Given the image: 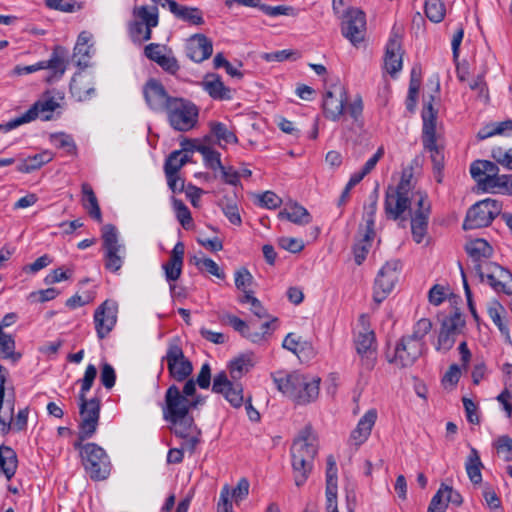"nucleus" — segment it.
<instances>
[{"label":"nucleus","mask_w":512,"mask_h":512,"mask_svg":"<svg viewBox=\"0 0 512 512\" xmlns=\"http://www.w3.org/2000/svg\"><path fill=\"white\" fill-rule=\"evenodd\" d=\"M432 329V322L428 318L419 319L412 328V333L403 335L394 349V356L389 359L401 368L412 366L424 353L427 346L426 335Z\"/></svg>","instance_id":"f257e3e1"},{"label":"nucleus","mask_w":512,"mask_h":512,"mask_svg":"<svg viewBox=\"0 0 512 512\" xmlns=\"http://www.w3.org/2000/svg\"><path fill=\"white\" fill-rule=\"evenodd\" d=\"M291 465L296 486H302L309 477L313 468V460L317 454V447L312 442V429L305 427L293 441L291 449Z\"/></svg>","instance_id":"f03ea898"},{"label":"nucleus","mask_w":512,"mask_h":512,"mask_svg":"<svg viewBox=\"0 0 512 512\" xmlns=\"http://www.w3.org/2000/svg\"><path fill=\"white\" fill-rule=\"evenodd\" d=\"M347 102L348 95L344 87L338 88V96L332 91H327L322 104L324 116L331 121H338L343 116L345 107L347 106V112L354 122H362L364 106L361 96H357L353 102L348 105Z\"/></svg>","instance_id":"7ed1b4c3"},{"label":"nucleus","mask_w":512,"mask_h":512,"mask_svg":"<svg viewBox=\"0 0 512 512\" xmlns=\"http://www.w3.org/2000/svg\"><path fill=\"white\" fill-rule=\"evenodd\" d=\"M164 113L170 127L178 132H188L198 124L199 108L187 98L174 97Z\"/></svg>","instance_id":"20e7f679"},{"label":"nucleus","mask_w":512,"mask_h":512,"mask_svg":"<svg viewBox=\"0 0 512 512\" xmlns=\"http://www.w3.org/2000/svg\"><path fill=\"white\" fill-rule=\"evenodd\" d=\"M412 172L404 170L398 185L388 187L385 193L384 210L388 219L397 220L410 209L411 198L409 192L412 189Z\"/></svg>","instance_id":"39448f33"},{"label":"nucleus","mask_w":512,"mask_h":512,"mask_svg":"<svg viewBox=\"0 0 512 512\" xmlns=\"http://www.w3.org/2000/svg\"><path fill=\"white\" fill-rule=\"evenodd\" d=\"M423 129L422 142L425 150L430 153V158L435 171L440 173L444 167V154L437 145L436 139V112L431 101L425 105L422 112Z\"/></svg>","instance_id":"423d86ee"},{"label":"nucleus","mask_w":512,"mask_h":512,"mask_svg":"<svg viewBox=\"0 0 512 512\" xmlns=\"http://www.w3.org/2000/svg\"><path fill=\"white\" fill-rule=\"evenodd\" d=\"M102 247L104 250V267L112 273H118L124 264L126 248L119 243L116 226L106 224L102 227Z\"/></svg>","instance_id":"0eeeda50"},{"label":"nucleus","mask_w":512,"mask_h":512,"mask_svg":"<svg viewBox=\"0 0 512 512\" xmlns=\"http://www.w3.org/2000/svg\"><path fill=\"white\" fill-rule=\"evenodd\" d=\"M82 464L86 473L93 481L107 479L112 470V464L106 451L93 442L85 444Z\"/></svg>","instance_id":"6e6552de"},{"label":"nucleus","mask_w":512,"mask_h":512,"mask_svg":"<svg viewBox=\"0 0 512 512\" xmlns=\"http://www.w3.org/2000/svg\"><path fill=\"white\" fill-rule=\"evenodd\" d=\"M502 203L493 198H486L472 205L463 222L464 230H473L489 226L501 214Z\"/></svg>","instance_id":"1a4fd4ad"},{"label":"nucleus","mask_w":512,"mask_h":512,"mask_svg":"<svg viewBox=\"0 0 512 512\" xmlns=\"http://www.w3.org/2000/svg\"><path fill=\"white\" fill-rule=\"evenodd\" d=\"M402 263L399 259L387 261L379 270L373 287V300L380 305L392 292L399 280Z\"/></svg>","instance_id":"9d476101"},{"label":"nucleus","mask_w":512,"mask_h":512,"mask_svg":"<svg viewBox=\"0 0 512 512\" xmlns=\"http://www.w3.org/2000/svg\"><path fill=\"white\" fill-rule=\"evenodd\" d=\"M162 361L167 362L169 375L177 382L185 381L193 372L192 362L185 357L183 349L177 340L169 343L166 355Z\"/></svg>","instance_id":"9b49d317"},{"label":"nucleus","mask_w":512,"mask_h":512,"mask_svg":"<svg viewBox=\"0 0 512 512\" xmlns=\"http://www.w3.org/2000/svg\"><path fill=\"white\" fill-rule=\"evenodd\" d=\"M80 421L78 429H81L82 438H92L99 425L101 401L94 397L91 399L78 398Z\"/></svg>","instance_id":"f8f14e48"},{"label":"nucleus","mask_w":512,"mask_h":512,"mask_svg":"<svg viewBox=\"0 0 512 512\" xmlns=\"http://www.w3.org/2000/svg\"><path fill=\"white\" fill-rule=\"evenodd\" d=\"M142 93L147 106L155 113H164L175 97L171 96L164 85L155 78L146 81Z\"/></svg>","instance_id":"ddd939ff"},{"label":"nucleus","mask_w":512,"mask_h":512,"mask_svg":"<svg viewBox=\"0 0 512 512\" xmlns=\"http://www.w3.org/2000/svg\"><path fill=\"white\" fill-rule=\"evenodd\" d=\"M59 107V103L52 96H47L36 101L24 114L8 121V129H15L18 126L34 121L41 116L42 120L48 121L52 118V112Z\"/></svg>","instance_id":"4468645a"},{"label":"nucleus","mask_w":512,"mask_h":512,"mask_svg":"<svg viewBox=\"0 0 512 512\" xmlns=\"http://www.w3.org/2000/svg\"><path fill=\"white\" fill-rule=\"evenodd\" d=\"M272 378L277 389L296 404L303 403L305 400L309 399L308 397L305 398L303 395H300V390H298L301 385H305V374L299 372H276L272 374Z\"/></svg>","instance_id":"2eb2a0df"},{"label":"nucleus","mask_w":512,"mask_h":512,"mask_svg":"<svg viewBox=\"0 0 512 512\" xmlns=\"http://www.w3.org/2000/svg\"><path fill=\"white\" fill-rule=\"evenodd\" d=\"M341 32L354 46L361 43L366 33L365 13L359 9H349L344 15Z\"/></svg>","instance_id":"dca6fc26"},{"label":"nucleus","mask_w":512,"mask_h":512,"mask_svg":"<svg viewBox=\"0 0 512 512\" xmlns=\"http://www.w3.org/2000/svg\"><path fill=\"white\" fill-rule=\"evenodd\" d=\"M163 418L168 422H175L178 418L189 414V399L182 395L176 385H171L165 393V403L162 408Z\"/></svg>","instance_id":"f3484780"},{"label":"nucleus","mask_w":512,"mask_h":512,"mask_svg":"<svg viewBox=\"0 0 512 512\" xmlns=\"http://www.w3.org/2000/svg\"><path fill=\"white\" fill-rule=\"evenodd\" d=\"M212 391L222 394L235 408L241 407L244 402L242 384L237 380H229L225 371H221L214 376Z\"/></svg>","instance_id":"a211bd4d"},{"label":"nucleus","mask_w":512,"mask_h":512,"mask_svg":"<svg viewBox=\"0 0 512 512\" xmlns=\"http://www.w3.org/2000/svg\"><path fill=\"white\" fill-rule=\"evenodd\" d=\"M484 280L496 291L512 295V274L495 262H485L483 266Z\"/></svg>","instance_id":"6ab92c4d"},{"label":"nucleus","mask_w":512,"mask_h":512,"mask_svg":"<svg viewBox=\"0 0 512 512\" xmlns=\"http://www.w3.org/2000/svg\"><path fill=\"white\" fill-rule=\"evenodd\" d=\"M117 322V305L115 302L104 301L94 313L95 330L99 339H104Z\"/></svg>","instance_id":"aec40b11"},{"label":"nucleus","mask_w":512,"mask_h":512,"mask_svg":"<svg viewBox=\"0 0 512 512\" xmlns=\"http://www.w3.org/2000/svg\"><path fill=\"white\" fill-rule=\"evenodd\" d=\"M170 423L174 425L173 433L177 437L184 439L183 447L193 453L200 442L199 436L201 434L193 416L186 414L184 417L178 418L177 421Z\"/></svg>","instance_id":"412c9836"},{"label":"nucleus","mask_w":512,"mask_h":512,"mask_svg":"<svg viewBox=\"0 0 512 512\" xmlns=\"http://www.w3.org/2000/svg\"><path fill=\"white\" fill-rule=\"evenodd\" d=\"M465 251L474 263V270L479 276L481 282L484 281V271L482 263L493 255L492 246L482 238L470 240L465 244Z\"/></svg>","instance_id":"4be33fe9"},{"label":"nucleus","mask_w":512,"mask_h":512,"mask_svg":"<svg viewBox=\"0 0 512 512\" xmlns=\"http://www.w3.org/2000/svg\"><path fill=\"white\" fill-rule=\"evenodd\" d=\"M376 341L375 334L372 330L364 327L362 331H359L355 336V347L357 353L361 356L362 360L365 361L364 365L367 369H372L376 359V348L374 346Z\"/></svg>","instance_id":"5701e85b"},{"label":"nucleus","mask_w":512,"mask_h":512,"mask_svg":"<svg viewBox=\"0 0 512 512\" xmlns=\"http://www.w3.org/2000/svg\"><path fill=\"white\" fill-rule=\"evenodd\" d=\"M212 53V41L204 34H194L187 41L186 55L196 63H201L208 59Z\"/></svg>","instance_id":"b1692460"},{"label":"nucleus","mask_w":512,"mask_h":512,"mask_svg":"<svg viewBox=\"0 0 512 512\" xmlns=\"http://www.w3.org/2000/svg\"><path fill=\"white\" fill-rule=\"evenodd\" d=\"M376 420V409H369L359 419L356 428L352 430L349 438L350 443L356 447L362 445L369 438Z\"/></svg>","instance_id":"393cba45"},{"label":"nucleus","mask_w":512,"mask_h":512,"mask_svg":"<svg viewBox=\"0 0 512 512\" xmlns=\"http://www.w3.org/2000/svg\"><path fill=\"white\" fill-rule=\"evenodd\" d=\"M184 253V243L181 241L177 242L171 251L169 260L162 265L168 282H174L180 278L183 268Z\"/></svg>","instance_id":"a878e982"},{"label":"nucleus","mask_w":512,"mask_h":512,"mask_svg":"<svg viewBox=\"0 0 512 512\" xmlns=\"http://www.w3.org/2000/svg\"><path fill=\"white\" fill-rule=\"evenodd\" d=\"M400 50V41L396 38L389 39L386 45L384 67L391 76H394L402 69V55Z\"/></svg>","instance_id":"bb28decb"},{"label":"nucleus","mask_w":512,"mask_h":512,"mask_svg":"<svg viewBox=\"0 0 512 512\" xmlns=\"http://www.w3.org/2000/svg\"><path fill=\"white\" fill-rule=\"evenodd\" d=\"M171 13L178 19L191 25L200 26L204 24L203 12L198 7L180 5L177 2L171 3Z\"/></svg>","instance_id":"cd10ccee"},{"label":"nucleus","mask_w":512,"mask_h":512,"mask_svg":"<svg viewBox=\"0 0 512 512\" xmlns=\"http://www.w3.org/2000/svg\"><path fill=\"white\" fill-rule=\"evenodd\" d=\"M18 459L16 452L9 446L0 445V475L11 480L17 470Z\"/></svg>","instance_id":"c85d7f7f"},{"label":"nucleus","mask_w":512,"mask_h":512,"mask_svg":"<svg viewBox=\"0 0 512 512\" xmlns=\"http://www.w3.org/2000/svg\"><path fill=\"white\" fill-rule=\"evenodd\" d=\"M82 192V205L84 209L87 211L88 215L96 220L97 222H102V213L98 203V199L89 183H83L81 185Z\"/></svg>","instance_id":"c756f323"},{"label":"nucleus","mask_w":512,"mask_h":512,"mask_svg":"<svg viewBox=\"0 0 512 512\" xmlns=\"http://www.w3.org/2000/svg\"><path fill=\"white\" fill-rule=\"evenodd\" d=\"M205 91L209 96L215 100H229L231 99V90L226 87L217 74L207 75L203 83Z\"/></svg>","instance_id":"7c9ffc66"},{"label":"nucleus","mask_w":512,"mask_h":512,"mask_svg":"<svg viewBox=\"0 0 512 512\" xmlns=\"http://www.w3.org/2000/svg\"><path fill=\"white\" fill-rule=\"evenodd\" d=\"M54 158V154L48 150H44L32 156H28L19 162L16 166V170L21 173H31L35 170L40 169L43 165L51 162Z\"/></svg>","instance_id":"2f4dec72"},{"label":"nucleus","mask_w":512,"mask_h":512,"mask_svg":"<svg viewBox=\"0 0 512 512\" xmlns=\"http://www.w3.org/2000/svg\"><path fill=\"white\" fill-rule=\"evenodd\" d=\"M488 315L493 323L498 327L501 335L504 337L505 341L511 344V336L510 330L505 320L506 310L505 308L498 302L493 301L487 309Z\"/></svg>","instance_id":"473e14b6"},{"label":"nucleus","mask_w":512,"mask_h":512,"mask_svg":"<svg viewBox=\"0 0 512 512\" xmlns=\"http://www.w3.org/2000/svg\"><path fill=\"white\" fill-rule=\"evenodd\" d=\"M278 218L281 220H288L297 225H306L312 221V217L308 210L298 203H293L289 207L280 211Z\"/></svg>","instance_id":"72a5a7b5"},{"label":"nucleus","mask_w":512,"mask_h":512,"mask_svg":"<svg viewBox=\"0 0 512 512\" xmlns=\"http://www.w3.org/2000/svg\"><path fill=\"white\" fill-rule=\"evenodd\" d=\"M253 354H241L229 362L228 368L232 380H239L254 366Z\"/></svg>","instance_id":"f704fd0d"},{"label":"nucleus","mask_w":512,"mask_h":512,"mask_svg":"<svg viewBox=\"0 0 512 512\" xmlns=\"http://www.w3.org/2000/svg\"><path fill=\"white\" fill-rule=\"evenodd\" d=\"M66 54L67 52L62 46H56L53 49L50 58L48 60L41 61L44 69H50L53 71L55 76L61 77L66 70Z\"/></svg>","instance_id":"c9c22d12"},{"label":"nucleus","mask_w":512,"mask_h":512,"mask_svg":"<svg viewBox=\"0 0 512 512\" xmlns=\"http://www.w3.org/2000/svg\"><path fill=\"white\" fill-rule=\"evenodd\" d=\"M482 467L483 464L481 462L478 451L475 448H471L465 463V469L470 481L473 484H479L482 482Z\"/></svg>","instance_id":"e433bc0d"},{"label":"nucleus","mask_w":512,"mask_h":512,"mask_svg":"<svg viewBox=\"0 0 512 512\" xmlns=\"http://www.w3.org/2000/svg\"><path fill=\"white\" fill-rule=\"evenodd\" d=\"M371 202L364 207L365 214V226L362 227L364 229V240L367 241L369 239L375 238V214L377 211V195L370 196Z\"/></svg>","instance_id":"4c0bfd02"},{"label":"nucleus","mask_w":512,"mask_h":512,"mask_svg":"<svg viewBox=\"0 0 512 512\" xmlns=\"http://www.w3.org/2000/svg\"><path fill=\"white\" fill-rule=\"evenodd\" d=\"M133 14L143 22L144 26L157 27L159 24V10L156 5L135 7Z\"/></svg>","instance_id":"58836bf2"},{"label":"nucleus","mask_w":512,"mask_h":512,"mask_svg":"<svg viewBox=\"0 0 512 512\" xmlns=\"http://www.w3.org/2000/svg\"><path fill=\"white\" fill-rule=\"evenodd\" d=\"M320 381L319 377L305 375V385H301L298 390H300V395H303L305 398L308 397L309 399L305 400L303 403H297V405H307L318 398Z\"/></svg>","instance_id":"ea45409f"},{"label":"nucleus","mask_w":512,"mask_h":512,"mask_svg":"<svg viewBox=\"0 0 512 512\" xmlns=\"http://www.w3.org/2000/svg\"><path fill=\"white\" fill-rule=\"evenodd\" d=\"M210 130L211 134L217 139L220 146H222V143L236 144L238 142L235 133L229 130L222 122L210 123Z\"/></svg>","instance_id":"a19ab883"},{"label":"nucleus","mask_w":512,"mask_h":512,"mask_svg":"<svg viewBox=\"0 0 512 512\" xmlns=\"http://www.w3.org/2000/svg\"><path fill=\"white\" fill-rule=\"evenodd\" d=\"M424 12L431 22L440 23L445 18V4L442 0H426L424 4Z\"/></svg>","instance_id":"79ce46f5"},{"label":"nucleus","mask_w":512,"mask_h":512,"mask_svg":"<svg viewBox=\"0 0 512 512\" xmlns=\"http://www.w3.org/2000/svg\"><path fill=\"white\" fill-rule=\"evenodd\" d=\"M429 223V217L422 216V214H416L411 216V232L413 240L420 244L427 234Z\"/></svg>","instance_id":"37998d69"},{"label":"nucleus","mask_w":512,"mask_h":512,"mask_svg":"<svg viewBox=\"0 0 512 512\" xmlns=\"http://www.w3.org/2000/svg\"><path fill=\"white\" fill-rule=\"evenodd\" d=\"M189 161V156L180 150L170 153L164 164L165 173L175 174Z\"/></svg>","instance_id":"c03bdc74"},{"label":"nucleus","mask_w":512,"mask_h":512,"mask_svg":"<svg viewBox=\"0 0 512 512\" xmlns=\"http://www.w3.org/2000/svg\"><path fill=\"white\" fill-rule=\"evenodd\" d=\"M193 263L200 271H207L209 274L221 280L225 278L224 271L221 270L218 264L211 258H198L195 256L193 257Z\"/></svg>","instance_id":"a18cd8bd"},{"label":"nucleus","mask_w":512,"mask_h":512,"mask_svg":"<svg viewBox=\"0 0 512 512\" xmlns=\"http://www.w3.org/2000/svg\"><path fill=\"white\" fill-rule=\"evenodd\" d=\"M360 240L353 246L354 260L357 265H361L367 257L374 239L364 240V229L359 227Z\"/></svg>","instance_id":"49530a36"},{"label":"nucleus","mask_w":512,"mask_h":512,"mask_svg":"<svg viewBox=\"0 0 512 512\" xmlns=\"http://www.w3.org/2000/svg\"><path fill=\"white\" fill-rule=\"evenodd\" d=\"M219 206L221 207L224 215L228 218V220L234 225H240L242 220L237 207V204L228 198H223L219 202Z\"/></svg>","instance_id":"de8ad7c7"},{"label":"nucleus","mask_w":512,"mask_h":512,"mask_svg":"<svg viewBox=\"0 0 512 512\" xmlns=\"http://www.w3.org/2000/svg\"><path fill=\"white\" fill-rule=\"evenodd\" d=\"M491 157L505 169L512 170V148L494 147L491 150Z\"/></svg>","instance_id":"09e8293b"},{"label":"nucleus","mask_w":512,"mask_h":512,"mask_svg":"<svg viewBox=\"0 0 512 512\" xmlns=\"http://www.w3.org/2000/svg\"><path fill=\"white\" fill-rule=\"evenodd\" d=\"M412 198L416 201V209L412 215L422 214L425 217H430L431 214V203L428 199V195L425 191L417 190L412 194Z\"/></svg>","instance_id":"8fccbe9b"},{"label":"nucleus","mask_w":512,"mask_h":512,"mask_svg":"<svg viewBox=\"0 0 512 512\" xmlns=\"http://www.w3.org/2000/svg\"><path fill=\"white\" fill-rule=\"evenodd\" d=\"M173 206L176 217L184 229H189L192 224V216L189 208L180 199L173 198Z\"/></svg>","instance_id":"3c124183"},{"label":"nucleus","mask_w":512,"mask_h":512,"mask_svg":"<svg viewBox=\"0 0 512 512\" xmlns=\"http://www.w3.org/2000/svg\"><path fill=\"white\" fill-rule=\"evenodd\" d=\"M51 139L57 148L65 150V152L69 155L76 154L77 146L74 139L70 135L65 133L53 134Z\"/></svg>","instance_id":"603ef678"},{"label":"nucleus","mask_w":512,"mask_h":512,"mask_svg":"<svg viewBox=\"0 0 512 512\" xmlns=\"http://www.w3.org/2000/svg\"><path fill=\"white\" fill-rule=\"evenodd\" d=\"M96 376L97 369L95 365L89 364L86 367L83 378L79 380V382L81 383V389L78 394V398H86V394L92 388Z\"/></svg>","instance_id":"864d4df0"},{"label":"nucleus","mask_w":512,"mask_h":512,"mask_svg":"<svg viewBox=\"0 0 512 512\" xmlns=\"http://www.w3.org/2000/svg\"><path fill=\"white\" fill-rule=\"evenodd\" d=\"M483 165H485L483 166L485 169L484 187L486 189H493V185L496 182V178L501 176L499 174V164H497L495 161L492 162L489 160H485V163Z\"/></svg>","instance_id":"5fc2aeb1"},{"label":"nucleus","mask_w":512,"mask_h":512,"mask_svg":"<svg viewBox=\"0 0 512 512\" xmlns=\"http://www.w3.org/2000/svg\"><path fill=\"white\" fill-rule=\"evenodd\" d=\"M497 452L503 454L505 461H512V438L509 435H502L494 442Z\"/></svg>","instance_id":"6e6d98bb"},{"label":"nucleus","mask_w":512,"mask_h":512,"mask_svg":"<svg viewBox=\"0 0 512 512\" xmlns=\"http://www.w3.org/2000/svg\"><path fill=\"white\" fill-rule=\"evenodd\" d=\"M455 337L456 334L440 329L435 349L442 353L448 352L455 344Z\"/></svg>","instance_id":"4d7b16f0"},{"label":"nucleus","mask_w":512,"mask_h":512,"mask_svg":"<svg viewBox=\"0 0 512 512\" xmlns=\"http://www.w3.org/2000/svg\"><path fill=\"white\" fill-rule=\"evenodd\" d=\"M465 321L461 317V314L455 312L450 317L446 318L441 325V329L452 332L454 334H458L460 330L464 327Z\"/></svg>","instance_id":"13d9d810"},{"label":"nucleus","mask_w":512,"mask_h":512,"mask_svg":"<svg viewBox=\"0 0 512 512\" xmlns=\"http://www.w3.org/2000/svg\"><path fill=\"white\" fill-rule=\"evenodd\" d=\"M100 380L102 385L106 389H111L114 387L116 382V373L112 365L109 363H104L101 367Z\"/></svg>","instance_id":"bf43d9fd"},{"label":"nucleus","mask_w":512,"mask_h":512,"mask_svg":"<svg viewBox=\"0 0 512 512\" xmlns=\"http://www.w3.org/2000/svg\"><path fill=\"white\" fill-rule=\"evenodd\" d=\"M259 205L267 209H276L282 204L281 198L272 191H266L258 196Z\"/></svg>","instance_id":"052dcab7"},{"label":"nucleus","mask_w":512,"mask_h":512,"mask_svg":"<svg viewBox=\"0 0 512 512\" xmlns=\"http://www.w3.org/2000/svg\"><path fill=\"white\" fill-rule=\"evenodd\" d=\"M225 319L226 323L229 324L235 331L239 332L242 336H244L248 328H253L255 326L254 321L247 323L235 315L229 314L225 317Z\"/></svg>","instance_id":"680f3d73"},{"label":"nucleus","mask_w":512,"mask_h":512,"mask_svg":"<svg viewBox=\"0 0 512 512\" xmlns=\"http://www.w3.org/2000/svg\"><path fill=\"white\" fill-rule=\"evenodd\" d=\"M278 245L291 253H299L303 250L304 244L302 240L291 238V237H281L278 240Z\"/></svg>","instance_id":"e2e57ef3"},{"label":"nucleus","mask_w":512,"mask_h":512,"mask_svg":"<svg viewBox=\"0 0 512 512\" xmlns=\"http://www.w3.org/2000/svg\"><path fill=\"white\" fill-rule=\"evenodd\" d=\"M156 63L165 72H167L171 75H175L180 69V65L174 56H168V55L161 56L160 59Z\"/></svg>","instance_id":"0e129e2a"},{"label":"nucleus","mask_w":512,"mask_h":512,"mask_svg":"<svg viewBox=\"0 0 512 512\" xmlns=\"http://www.w3.org/2000/svg\"><path fill=\"white\" fill-rule=\"evenodd\" d=\"M461 376V369L457 364L450 365L449 369L446 371L442 378V384L444 386L454 387L459 382Z\"/></svg>","instance_id":"69168bd1"},{"label":"nucleus","mask_w":512,"mask_h":512,"mask_svg":"<svg viewBox=\"0 0 512 512\" xmlns=\"http://www.w3.org/2000/svg\"><path fill=\"white\" fill-rule=\"evenodd\" d=\"M217 512H233L232 502L230 501V490L224 486L220 492Z\"/></svg>","instance_id":"338daca9"},{"label":"nucleus","mask_w":512,"mask_h":512,"mask_svg":"<svg viewBox=\"0 0 512 512\" xmlns=\"http://www.w3.org/2000/svg\"><path fill=\"white\" fill-rule=\"evenodd\" d=\"M493 189L512 196V175L502 174L497 177Z\"/></svg>","instance_id":"774afa93"}]
</instances>
